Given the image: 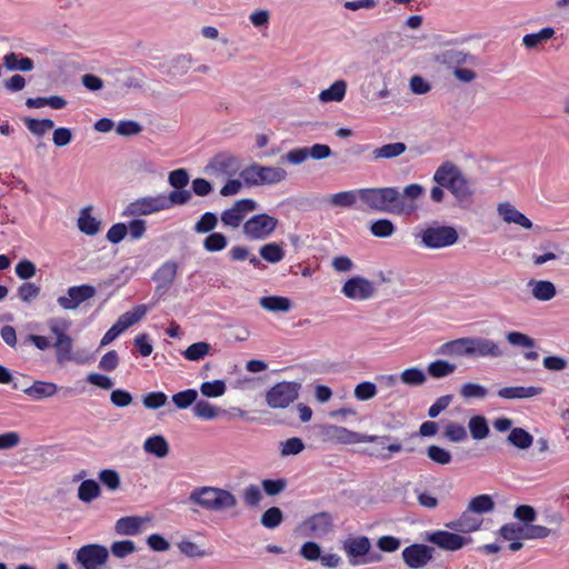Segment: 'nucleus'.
<instances>
[{
	"mask_svg": "<svg viewBox=\"0 0 569 569\" xmlns=\"http://www.w3.org/2000/svg\"><path fill=\"white\" fill-rule=\"evenodd\" d=\"M435 548L425 543H412L401 552L403 563L409 569H421L433 560Z\"/></svg>",
	"mask_w": 569,
	"mask_h": 569,
	"instance_id": "14",
	"label": "nucleus"
},
{
	"mask_svg": "<svg viewBox=\"0 0 569 569\" xmlns=\"http://www.w3.org/2000/svg\"><path fill=\"white\" fill-rule=\"evenodd\" d=\"M98 478L109 490L113 491L120 488V476L113 469L101 470L98 475Z\"/></svg>",
	"mask_w": 569,
	"mask_h": 569,
	"instance_id": "62",
	"label": "nucleus"
},
{
	"mask_svg": "<svg viewBox=\"0 0 569 569\" xmlns=\"http://www.w3.org/2000/svg\"><path fill=\"white\" fill-rule=\"evenodd\" d=\"M507 440L513 447L520 450H526L532 446L533 437L522 428H513L511 429Z\"/></svg>",
	"mask_w": 569,
	"mask_h": 569,
	"instance_id": "38",
	"label": "nucleus"
},
{
	"mask_svg": "<svg viewBox=\"0 0 569 569\" xmlns=\"http://www.w3.org/2000/svg\"><path fill=\"white\" fill-rule=\"evenodd\" d=\"M258 203L252 199L237 200L233 206L221 212V222L226 227L238 228L244 219V216L256 210Z\"/></svg>",
	"mask_w": 569,
	"mask_h": 569,
	"instance_id": "18",
	"label": "nucleus"
},
{
	"mask_svg": "<svg viewBox=\"0 0 569 569\" xmlns=\"http://www.w3.org/2000/svg\"><path fill=\"white\" fill-rule=\"evenodd\" d=\"M438 60L449 67L459 68L463 64H475L476 57L458 49H448L441 52Z\"/></svg>",
	"mask_w": 569,
	"mask_h": 569,
	"instance_id": "25",
	"label": "nucleus"
},
{
	"mask_svg": "<svg viewBox=\"0 0 569 569\" xmlns=\"http://www.w3.org/2000/svg\"><path fill=\"white\" fill-rule=\"evenodd\" d=\"M505 355L499 343L489 338L468 337L467 357L500 358Z\"/></svg>",
	"mask_w": 569,
	"mask_h": 569,
	"instance_id": "16",
	"label": "nucleus"
},
{
	"mask_svg": "<svg viewBox=\"0 0 569 569\" xmlns=\"http://www.w3.org/2000/svg\"><path fill=\"white\" fill-rule=\"evenodd\" d=\"M260 256L269 263H277L284 257L282 247L277 242H270L260 248Z\"/></svg>",
	"mask_w": 569,
	"mask_h": 569,
	"instance_id": "50",
	"label": "nucleus"
},
{
	"mask_svg": "<svg viewBox=\"0 0 569 569\" xmlns=\"http://www.w3.org/2000/svg\"><path fill=\"white\" fill-rule=\"evenodd\" d=\"M553 36L555 29L551 27H545L538 32L525 34L522 43L527 49H535L540 43L550 40Z\"/></svg>",
	"mask_w": 569,
	"mask_h": 569,
	"instance_id": "36",
	"label": "nucleus"
},
{
	"mask_svg": "<svg viewBox=\"0 0 569 569\" xmlns=\"http://www.w3.org/2000/svg\"><path fill=\"white\" fill-rule=\"evenodd\" d=\"M97 290L91 284L69 287L66 296L57 299L58 305L64 310H74L84 301L93 298Z\"/></svg>",
	"mask_w": 569,
	"mask_h": 569,
	"instance_id": "17",
	"label": "nucleus"
},
{
	"mask_svg": "<svg viewBox=\"0 0 569 569\" xmlns=\"http://www.w3.org/2000/svg\"><path fill=\"white\" fill-rule=\"evenodd\" d=\"M109 560V549L99 543H88L80 547L73 558L78 569H100Z\"/></svg>",
	"mask_w": 569,
	"mask_h": 569,
	"instance_id": "10",
	"label": "nucleus"
},
{
	"mask_svg": "<svg viewBox=\"0 0 569 569\" xmlns=\"http://www.w3.org/2000/svg\"><path fill=\"white\" fill-rule=\"evenodd\" d=\"M178 271V264L174 261H166L154 272L152 280L157 283L154 293L162 297L173 283Z\"/></svg>",
	"mask_w": 569,
	"mask_h": 569,
	"instance_id": "21",
	"label": "nucleus"
},
{
	"mask_svg": "<svg viewBox=\"0 0 569 569\" xmlns=\"http://www.w3.org/2000/svg\"><path fill=\"white\" fill-rule=\"evenodd\" d=\"M529 286L532 287V296L539 301H549L557 293L555 284L548 280H530Z\"/></svg>",
	"mask_w": 569,
	"mask_h": 569,
	"instance_id": "32",
	"label": "nucleus"
},
{
	"mask_svg": "<svg viewBox=\"0 0 569 569\" xmlns=\"http://www.w3.org/2000/svg\"><path fill=\"white\" fill-rule=\"evenodd\" d=\"M416 240L419 239V246L427 249H442L453 246L459 234L455 227L439 224L432 222L431 224L421 227L415 233Z\"/></svg>",
	"mask_w": 569,
	"mask_h": 569,
	"instance_id": "5",
	"label": "nucleus"
},
{
	"mask_svg": "<svg viewBox=\"0 0 569 569\" xmlns=\"http://www.w3.org/2000/svg\"><path fill=\"white\" fill-rule=\"evenodd\" d=\"M110 551L114 557L122 559L136 551V545L132 540L114 541Z\"/></svg>",
	"mask_w": 569,
	"mask_h": 569,
	"instance_id": "64",
	"label": "nucleus"
},
{
	"mask_svg": "<svg viewBox=\"0 0 569 569\" xmlns=\"http://www.w3.org/2000/svg\"><path fill=\"white\" fill-rule=\"evenodd\" d=\"M303 527L309 531V536L322 538L333 529V517L328 511H321L308 517L303 521Z\"/></svg>",
	"mask_w": 569,
	"mask_h": 569,
	"instance_id": "20",
	"label": "nucleus"
},
{
	"mask_svg": "<svg viewBox=\"0 0 569 569\" xmlns=\"http://www.w3.org/2000/svg\"><path fill=\"white\" fill-rule=\"evenodd\" d=\"M468 428L475 440H482L488 437L490 429L483 416H473L469 419Z\"/></svg>",
	"mask_w": 569,
	"mask_h": 569,
	"instance_id": "40",
	"label": "nucleus"
},
{
	"mask_svg": "<svg viewBox=\"0 0 569 569\" xmlns=\"http://www.w3.org/2000/svg\"><path fill=\"white\" fill-rule=\"evenodd\" d=\"M497 211L502 220L507 223H515L527 230L531 229L533 226L531 220L527 218L522 212L517 210L510 202L499 203Z\"/></svg>",
	"mask_w": 569,
	"mask_h": 569,
	"instance_id": "23",
	"label": "nucleus"
},
{
	"mask_svg": "<svg viewBox=\"0 0 569 569\" xmlns=\"http://www.w3.org/2000/svg\"><path fill=\"white\" fill-rule=\"evenodd\" d=\"M211 167L221 173H231L238 169V160L233 156L217 154L210 162Z\"/></svg>",
	"mask_w": 569,
	"mask_h": 569,
	"instance_id": "43",
	"label": "nucleus"
},
{
	"mask_svg": "<svg viewBox=\"0 0 569 569\" xmlns=\"http://www.w3.org/2000/svg\"><path fill=\"white\" fill-rule=\"evenodd\" d=\"M189 501L208 511H223L237 506L236 496L229 490L216 487H198L189 496Z\"/></svg>",
	"mask_w": 569,
	"mask_h": 569,
	"instance_id": "3",
	"label": "nucleus"
},
{
	"mask_svg": "<svg viewBox=\"0 0 569 569\" xmlns=\"http://www.w3.org/2000/svg\"><path fill=\"white\" fill-rule=\"evenodd\" d=\"M400 379L408 386H421L426 382L427 376L423 370L412 367L401 372Z\"/></svg>",
	"mask_w": 569,
	"mask_h": 569,
	"instance_id": "53",
	"label": "nucleus"
},
{
	"mask_svg": "<svg viewBox=\"0 0 569 569\" xmlns=\"http://www.w3.org/2000/svg\"><path fill=\"white\" fill-rule=\"evenodd\" d=\"M347 92V82L342 79L336 80L328 89L319 93V100L323 103L340 102Z\"/></svg>",
	"mask_w": 569,
	"mask_h": 569,
	"instance_id": "30",
	"label": "nucleus"
},
{
	"mask_svg": "<svg viewBox=\"0 0 569 569\" xmlns=\"http://www.w3.org/2000/svg\"><path fill=\"white\" fill-rule=\"evenodd\" d=\"M40 287L33 282L26 281L18 287L17 295L26 303H31L40 295Z\"/></svg>",
	"mask_w": 569,
	"mask_h": 569,
	"instance_id": "57",
	"label": "nucleus"
},
{
	"mask_svg": "<svg viewBox=\"0 0 569 569\" xmlns=\"http://www.w3.org/2000/svg\"><path fill=\"white\" fill-rule=\"evenodd\" d=\"M468 337L458 338L441 345L436 355L467 357Z\"/></svg>",
	"mask_w": 569,
	"mask_h": 569,
	"instance_id": "31",
	"label": "nucleus"
},
{
	"mask_svg": "<svg viewBox=\"0 0 569 569\" xmlns=\"http://www.w3.org/2000/svg\"><path fill=\"white\" fill-rule=\"evenodd\" d=\"M396 231V226L390 219L381 218L371 222L370 232L378 238H388Z\"/></svg>",
	"mask_w": 569,
	"mask_h": 569,
	"instance_id": "48",
	"label": "nucleus"
},
{
	"mask_svg": "<svg viewBox=\"0 0 569 569\" xmlns=\"http://www.w3.org/2000/svg\"><path fill=\"white\" fill-rule=\"evenodd\" d=\"M260 306L273 312H288L292 307V302L287 297L267 296L260 299Z\"/></svg>",
	"mask_w": 569,
	"mask_h": 569,
	"instance_id": "33",
	"label": "nucleus"
},
{
	"mask_svg": "<svg viewBox=\"0 0 569 569\" xmlns=\"http://www.w3.org/2000/svg\"><path fill=\"white\" fill-rule=\"evenodd\" d=\"M240 178L249 187L277 184L287 178V171L281 167L252 163L240 171Z\"/></svg>",
	"mask_w": 569,
	"mask_h": 569,
	"instance_id": "7",
	"label": "nucleus"
},
{
	"mask_svg": "<svg viewBox=\"0 0 569 569\" xmlns=\"http://www.w3.org/2000/svg\"><path fill=\"white\" fill-rule=\"evenodd\" d=\"M423 193L425 188L419 183H411L405 187L403 191L401 192V199L403 200L405 204H407L405 212L413 211L417 208L415 201L419 199Z\"/></svg>",
	"mask_w": 569,
	"mask_h": 569,
	"instance_id": "39",
	"label": "nucleus"
},
{
	"mask_svg": "<svg viewBox=\"0 0 569 569\" xmlns=\"http://www.w3.org/2000/svg\"><path fill=\"white\" fill-rule=\"evenodd\" d=\"M277 218L259 213L248 219L243 224V233L251 240L267 239L277 228Z\"/></svg>",
	"mask_w": 569,
	"mask_h": 569,
	"instance_id": "13",
	"label": "nucleus"
},
{
	"mask_svg": "<svg viewBox=\"0 0 569 569\" xmlns=\"http://www.w3.org/2000/svg\"><path fill=\"white\" fill-rule=\"evenodd\" d=\"M425 540L447 551H457L471 542V538L447 530L427 532Z\"/></svg>",
	"mask_w": 569,
	"mask_h": 569,
	"instance_id": "15",
	"label": "nucleus"
},
{
	"mask_svg": "<svg viewBox=\"0 0 569 569\" xmlns=\"http://www.w3.org/2000/svg\"><path fill=\"white\" fill-rule=\"evenodd\" d=\"M320 435L325 441L339 445H356L361 442H376L385 445L391 439V436L363 435L337 425H325L320 429Z\"/></svg>",
	"mask_w": 569,
	"mask_h": 569,
	"instance_id": "6",
	"label": "nucleus"
},
{
	"mask_svg": "<svg viewBox=\"0 0 569 569\" xmlns=\"http://www.w3.org/2000/svg\"><path fill=\"white\" fill-rule=\"evenodd\" d=\"M143 519L138 516L122 517L117 520L114 530L119 535L136 536L140 533Z\"/></svg>",
	"mask_w": 569,
	"mask_h": 569,
	"instance_id": "29",
	"label": "nucleus"
},
{
	"mask_svg": "<svg viewBox=\"0 0 569 569\" xmlns=\"http://www.w3.org/2000/svg\"><path fill=\"white\" fill-rule=\"evenodd\" d=\"M263 491L268 496H277L281 493L288 486V481L284 478L278 479H263L261 482Z\"/></svg>",
	"mask_w": 569,
	"mask_h": 569,
	"instance_id": "61",
	"label": "nucleus"
},
{
	"mask_svg": "<svg viewBox=\"0 0 569 569\" xmlns=\"http://www.w3.org/2000/svg\"><path fill=\"white\" fill-rule=\"evenodd\" d=\"M58 386L48 381H34L31 386L22 389V392L33 400H42L56 395Z\"/></svg>",
	"mask_w": 569,
	"mask_h": 569,
	"instance_id": "27",
	"label": "nucleus"
},
{
	"mask_svg": "<svg viewBox=\"0 0 569 569\" xmlns=\"http://www.w3.org/2000/svg\"><path fill=\"white\" fill-rule=\"evenodd\" d=\"M456 368L457 367L455 363H450L446 360H436L429 363L427 372L430 377L440 379L453 373Z\"/></svg>",
	"mask_w": 569,
	"mask_h": 569,
	"instance_id": "45",
	"label": "nucleus"
},
{
	"mask_svg": "<svg viewBox=\"0 0 569 569\" xmlns=\"http://www.w3.org/2000/svg\"><path fill=\"white\" fill-rule=\"evenodd\" d=\"M168 397L161 391H152L142 397V403L148 409H159L167 403Z\"/></svg>",
	"mask_w": 569,
	"mask_h": 569,
	"instance_id": "63",
	"label": "nucleus"
},
{
	"mask_svg": "<svg viewBox=\"0 0 569 569\" xmlns=\"http://www.w3.org/2000/svg\"><path fill=\"white\" fill-rule=\"evenodd\" d=\"M226 383L223 380L217 379L213 381L202 382L200 386V391L204 397L208 398H217L226 392Z\"/></svg>",
	"mask_w": 569,
	"mask_h": 569,
	"instance_id": "58",
	"label": "nucleus"
},
{
	"mask_svg": "<svg viewBox=\"0 0 569 569\" xmlns=\"http://www.w3.org/2000/svg\"><path fill=\"white\" fill-rule=\"evenodd\" d=\"M482 521L467 508L458 519L447 522L445 527L456 532L470 533L479 530Z\"/></svg>",
	"mask_w": 569,
	"mask_h": 569,
	"instance_id": "22",
	"label": "nucleus"
},
{
	"mask_svg": "<svg viewBox=\"0 0 569 569\" xmlns=\"http://www.w3.org/2000/svg\"><path fill=\"white\" fill-rule=\"evenodd\" d=\"M300 389V382L281 381L266 392L264 399L270 408L284 409L298 399Z\"/></svg>",
	"mask_w": 569,
	"mask_h": 569,
	"instance_id": "11",
	"label": "nucleus"
},
{
	"mask_svg": "<svg viewBox=\"0 0 569 569\" xmlns=\"http://www.w3.org/2000/svg\"><path fill=\"white\" fill-rule=\"evenodd\" d=\"M192 411L196 417L207 420L217 418L219 413V409L206 400L196 401Z\"/></svg>",
	"mask_w": 569,
	"mask_h": 569,
	"instance_id": "56",
	"label": "nucleus"
},
{
	"mask_svg": "<svg viewBox=\"0 0 569 569\" xmlns=\"http://www.w3.org/2000/svg\"><path fill=\"white\" fill-rule=\"evenodd\" d=\"M218 224V217L216 213L207 211L194 223L193 231L196 233L204 234L211 233Z\"/></svg>",
	"mask_w": 569,
	"mask_h": 569,
	"instance_id": "47",
	"label": "nucleus"
},
{
	"mask_svg": "<svg viewBox=\"0 0 569 569\" xmlns=\"http://www.w3.org/2000/svg\"><path fill=\"white\" fill-rule=\"evenodd\" d=\"M407 150V144L403 142H391L375 148L371 151L370 161H378L381 159L391 160L395 159Z\"/></svg>",
	"mask_w": 569,
	"mask_h": 569,
	"instance_id": "26",
	"label": "nucleus"
},
{
	"mask_svg": "<svg viewBox=\"0 0 569 569\" xmlns=\"http://www.w3.org/2000/svg\"><path fill=\"white\" fill-rule=\"evenodd\" d=\"M202 244L208 252H218L227 247L228 239L221 232H211L204 238Z\"/></svg>",
	"mask_w": 569,
	"mask_h": 569,
	"instance_id": "51",
	"label": "nucleus"
},
{
	"mask_svg": "<svg viewBox=\"0 0 569 569\" xmlns=\"http://www.w3.org/2000/svg\"><path fill=\"white\" fill-rule=\"evenodd\" d=\"M341 292L352 300H367L375 295L376 288L370 280L356 276L343 283Z\"/></svg>",
	"mask_w": 569,
	"mask_h": 569,
	"instance_id": "19",
	"label": "nucleus"
},
{
	"mask_svg": "<svg viewBox=\"0 0 569 569\" xmlns=\"http://www.w3.org/2000/svg\"><path fill=\"white\" fill-rule=\"evenodd\" d=\"M473 513L482 515L491 512L495 509L493 499L489 495H479L473 497L467 507Z\"/></svg>",
	"mask_w": 569,
	"mask_h": 569,
	"instance_id": "42",
	"label": "nucleus"
},
{
	"mask_svg": "<svg viewBox=\"0 0 569 569\" xmlns=\"http://www.w3.org/2000/svg\"><path fill=\"white\" fill-rule=\"evenodd\" d=\"M358 194L363 203L378 212L402 213L407 208L397 187L363 188Z\"/></svg>",
	"mask_w": 569,
	"mask_h": 569,
	"instance_id": "2",
	"label": "nucleus"
},
{
	"mask_svg": "<svg viewBox=\"0 0 569 569\" xmlns=\"http://www.w3.org/2000/svg\"><path fill=\"white\" fill-rule=\"evenodd\" d=\"M190 181V174L187 169L179 168L169 172L168 183L172 187L169 193H166V198L169 202L174 206H184L191 200V191L187 189Z\"/></svg>",
	"mask_w": 569,
	"mask_h": 569,
	"instance_id": "12",
	"label": "nucleus"
},
{
	"mask_svg": "<svg viewBox=\"0 0 569 569\" xmlns=\"http://www.w3.org/2000/svg\"><path fill=\"white\" fill-rule=\"evenodd\" d=\"M47 325L50 332L56 337L52 347L56 349L57 362L64 363L72 360L73 340L67 332L71 322L62 318H50Z\"/></svg>",
	"mask_w": 569,
	"mask_h": 569,
	"instance_id": "8",
	"label": "nucleus"
},
{
	"mask_svg": "<svg viewBox=\"0 0 569 569\" xmlns=\"http://www.w3.org/2000/svg\"><path fill=\"white\" fill-rule=\"evenodd\" d=\"M499 535L505 540L525 539V526L516 522L506 523L499 529Z\"/></svg>",
	"mask_w": 569,
	"mask_h": 569,
	"instance_id": "59",
	"label": "nucleus"
},
{
	"mask_svg": "<svg viewBox=\"0 0 569 569\" xmlns=\"http://www.w3.org/2000/svg\"><path fill=\"white\" fill-rule=\"evenodd\" d=\"M101 493L100 485L93 479L83 480L78 488V498L82 502H91Z\"/></svg>",
	"mask_w": 569,
	"mask_h": 569,
	"instance_id": "37",
	"label": "nucleus"
},
{
	"mask_svg": "<svg viewBox=\"0 0 569 569\" xmlns=\"http://www.w3.org/2000/svg\"><path fill=\"white\" fill-rule=\"evenodd\" d=\"M359 197L358 190L341 191L329 198V203L338 208H351Z\"/></svg>",
	"mask_w": 569,
	"mask_h": 569,
	"instance_id": "44",
	"label": "nucleus"
},
{
	"mask_svg": "<svg viewBox=\"0 0 569 569\" xmlns=\"http://www.w3.org/2000/svg\"><path fill=\"white\" fill-rule=\"evenodd\" d=\"M432 180L440 186H445L459 204L463 206L470 202L473 190L469 180L456 163L451 161L441 163L435 171Z\"/></svg>",
	"mask_w": 569,
	"mask_h": 569,
	"instance_id": "1",
	"label": "nucleus"
},
{
	"mask_svg": "<svg viewBox=\"0 0 569 569\" xmlns=\"http://www.w3.org/2000/svg\"><path fill=\"white\" fill-rule=\"evenodd\" d=\"M283 520V513L280 508L271 507L267 509L261 516V525L267 529L277 528Z\"/></svg>",
	"mask_w": 569,
	"mask_h": 569,
	"instance_id": "55",
	"label": "nucleus"
},
{
	"mask_svg": "<svg viewBox=\"0 0 569 569\" xmlns=\"http://www.w3.org/2000/svg\"><path fill=\"white\" fill-rule=\"evenodd\" d=\"M23 123L28 130L36 136H43L48 130L54 127V122L51 119H33L30 117L23 118Z\"/></svg>",
	"mask_w": 569,
	"mask_h": 569,
	"instance_id": "46",
	"label": "nucleus"
},
{
	"mask_svg": "<svg viewBox=\"0 0 569 569\" xmlns=\"http://www.w3.org/2000/svg\"><path fill=\"white\" fill-rule=\"evenodd\" d=\"M427 456L431 461L441 466L449 465L452 461L451 452L437 445L427 448Z\"/></svg>",
	"mask_w": 569,
	"mask_h": 569,
	"instance_id": "54",
	"label": "nucleus"
},
{
	"mask_svg": "<svg viewBox=\"0 0 569 569\" xmlns=\"http://www.w3.org/2000/svg\"><path fill=\"white\" fill-rule=\"evenodd\" d=\"M543 392L542 387L529 386V387H505L498 390L497 395L502 399L515 400V399H529L539 396Z\"/></svg>",
	"mask_w": 569,
	"mask_h": 569,
	"instance_id": "24",
	"label": "nucleus"
},
{
	"mask_svg": "<svg viewBox=\"0 0 569 569\" xmlns=\"http://www.w3.org/2000/svg\"><path fill=\"white\" fill-rule=\"evenodd\" d=\"M211 350L210 343L199 341L190 345L184 351L183 357L189 361H199L203 359Z\"/></svg>",
	"mask_w": 569,
	"mask_h": 569,
	"instance_id": "49",
	"label": "nucleus"
},
{
	"mask_svg": "<svg viewBox=\"0 0 569 569\" xmlns=\"http://www.w3.org/2000/svg\"><path fill=\"white\" fill-rule=\"evenodd\" d=\"M143 449L157 458H164L169 453L168 441L160 435L149 437L143 443Z\"/></svg>",
	"mask_w": 569,
	"mask_h": 569,
	"instance_id": "34",
	"label": "nucleus"
},
{
	"mask_svg": "<svg viewBox=\"0 0 569 569\" xmlns=\"http://www.w3.org/2000/svg\"><path fill=\"white\" fill-rule=\"evenodd\" d=\"M487 395H488L487 388H485L481 385L473 383V382H467V383L462 385V387L460 389V396L465 399H470V398L483 399L485 397H487Z\"/></svg>",
	"mask_w": 569,
	"mask_h": 569,
	"instance_id": "60",
	"label": "nucleus"
},
{
	"mask_svg": "<svg viewBox=\"0 0 569 569\" xmlns=\"http://www.w3.org/2000/svg\"><path fill=\"white\" fill-rule=\"evenodd\" d=\"M198 398V391L196 389H186L179 391L172 396V402L178 409H187L191 405L196 403Z\"/></svg>",
	"mask_w": 569,
	"mask_h": 569,
	"instance_id": "52",
	"label": "nucleus"
},
{
	"mask_svg": "<svg viewBox=\"0 0 569 569\" xmlns=\"http://www.w3.org/2000/svg\"><path fill=\"white\" fill-rule=\"evenodd\" d=\"M78 228L88 236H94L100 230V221L90 214L89 208H84L80 212Z\"/></svg>",
	"mask_w": 569,
	"mask_h": 569,
	"instance_id": "35",
	"label": "nucleus"
},
{
	"mask_svg": "<svg viewBox=\"0 0 569 569\" xmlns=\"http://www.w3.org/2000/svg\"><path fill=\"white\" fill-rule=\"evenodd\" d=\"M172 204L166 198V193L146 196L130 202L122 211V217H140L169 210Z\"/></svg>",
	"mask_w": 569,
	"mask_h": 569,
	"instance_id": "9",
	"label": "nucleus"
},
{
	"mask_svg": "<svg viewBox=\"0 0 569 569\" xmlns=\"http://www.w3.org/2000/svg\"><path fill=\"white\" fill-rule=\"evenodd\" d=\"M3 66L8 71L28 72L34 68L33 60L29 57H22L16 52H9L3 57Z\"/></svg>",
	"mask_w": 569,
	"mask_h": 569,
	"instance_id": "28",
	"label": "nucleus"
},
{
	"mask_svg": "<svg viewBox=\"0 0 569 569\" xmlns=\"http://www.w3.org/2000/svg\"><path fill=\"white\" fill-rule=\"evenodd\" d=\"M192 64L191 54H179L174 59L171 60L168 74L171 77H181L184 76Z\"/></svg>",
	"mask_w": 569,
	"mask_h": 569,
	"instance_id": "41",
	"label": "nucleus"
},
{
	"mask_svg": "<svg viewBox=\"0 0 569 569\" xmlns=\"http://www.w3.org/2000/svg\"><path fill=\"white\" fill-rule=\"evenodd\" d=\"M348 562L352 567L379 563L383 560L381 552L372 549L371 540L367 536H350L341 541Z\"/></svg>",
	"mask_w": 569,
	"mask_h": 569,
	"instance_id": "4",
	"label": "nucleus"
}]
</instances>
